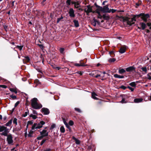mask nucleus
<instances>
[{
  "mask_svg": "<svg viewBox=\"0 0 151 151\" xmlns=\"http://www.w3.org/2000/svg\"><path fill=\"white\" fill-rule=\"evenodd\" d=\"M69 124L70 126H72L73 124V121L70 120L69 122Z\"/></svg>",
  "mask_w": 151,
  "mask_h": 151,
  "instance_id": "nucleus-42",
  "label": "nucleus"
},
{
  "mask_svg": "<svg viewBox=\"0 0 151 151\" xmlns=\"http://www.w3.org/2000/svg\"><path fill=\"white\" fill-rule=\"evenodd\" d=\"M79 7H80V5L78 3L76 2V4H75L74 5V7L76 8H78Z\"/></svg>",
  "mask_w": 151,
  "mask_h": 151,
  "instance_id": "nucleus-29",
  "label": "nucleus"
},
{
  "mask_svg": "<svg viewBox=\"0 0 151 151\" xmlns=\"http://www.w3.org/2000/svg\"><path fill=\"white\" fill-rule=\"evenodd\" d=\"M75 142L78 145L80 143V141L78 139H76V140L75 141Z\"/></svg>",
  "mask_w": 151,
  "mask_h": 151,
  "instance_id": "nucleus-43",
  "label": "nucleus"
},
{
  "mask_svg": "<svg viewBox=\"0 0 151 151\" xmlns=\"http://www.w3.org/2000/svg\"><path fill=\"white\" fill-rule=\"evenodd\" d=\"M71 0H67L66 2V3L67 4L69 5L70 4Z\"/></svg>",
  "mask_w": 151,
  "mask_h": 151,
  "instance_id": "nucleus-37",
  "label": "nucleus"
},
{
  "mask_svg": "<svg viewBox=\"0 0 151 151\" xmlns=\"http://www.w3.org/2000/svg\"><path fill=\"white\" fill-rule=\"evenodd\" d=\"M51 149L50 148H47L46 149L44 150V151H51Z\"/></svg>",
  "mask_w": 151,
  "mask_h": 151,
  "instance_id": "nucleus-58",
  "label": "nucleus"
},
{
  "mask_svg": "<svg viewBox=\"0 0 151 151\" xmlns=\"http://www.w3.org/2000/svg\"><path fill=\"white\" fill-rule=\"evenodd\" d=\"M117 10L116 9H109V13L111 12L112 13H114Z\"/></svg>",
  "mask_w": 151,
  "mask_h": 151,
  "instance_id": "nucleus-27",
  "label": "nucleus"
},
{
  "mask_svg": "<svg viewBox=\"0 0 151 151\" xmlns=\"http://www.w3.org/2000/svg\"><path fill=\"white\" fill-rule=\"evenodd\" d=\"M139 24L140 25L141 29L142 30L145 29L147 27L146 24L144 22H140L139 23Z\"/></svg>",
  "mask_w": 151,
  "mask_h": 151,
  "instance_id": "nucleus-13",
  "label": "nucleus"
},
{
  "mask_svg": "<svg viewBox=\"0 0 151 151\" xmlns=\"http://www.w3.org/2000/svg\"><path fill=\"white\" fill-rule=\"evenodd\" d=\"M101 10L102 11L105 12L109 13V9L108 5H106L104 6L103 8L101 7Z\"/></svg>",
  "mask_w": 151,
  "mask_h": 151,
  "instance_id": "nucleus-10",
  "label": "nucleus"
},
{
  "mask_svg": "<svg viewBox=\"0 0 151 151\" xmlns=\"http://www.w3.org/2000/svg\"><path fill=\"white\" fill-rule=\"evenodd\" d=\"M150 17V15L148 14H142V15L141 17L142 20L145 22H147V19Z\"/></svg>",
  "mask_w": 151,
  "mask_h": 151,
  "instance_id": "nucleus-5",
  "label": "nucleus"
},
{
  "mask_svg": "<svg viewBox=\"0 0 151 151\" xmlns=\"http://www.w3.org/2000/svg\"><path fill=\"white\" fill-rule=\"evenodd\" d=\"M10 90L12 92H14L15 93H17V92L13 88H10Z\"/></svg>",
  "mask_w": 151,
  "mask_h": 151,
  "instance_id": "nucleus-39",
  "label": "nucleus"
},
{
  "mask_svg": "<svg viewBox=\"0 0 151 151\" xmlns=\"http://www.w3.org/2000/svg\"><path fill=\"white\" fill-rule=\"evenodd\" d=\"M142 98H136L134 99V102L135 103H139L142 102Z\"/></svg>",
  "mask_w": 151,
  "mask_h": 151,
  "instance_id": "nucleus-15",
  "label": "nucleus"
},
{
  "mask_svg": "<svg viewBox=\"0 0 151 151\" xmlns=\"http://www.w3.org/2000/svg\"><path fill=\"white\" fill-rule=\"evenodd\" d=\"M92 6H91L90 5H87L86 6L84 9V11L87 15H88L89 13L90 12H92L93 13H95V11H92Z\"/></svg>",
  "mask_w": 151,
  "mask_h": 151,
  "instance_id": "nucleus-4",
  "label": "nucleus"
},
{
  "mask_svg": "<svg viewBox=\"0 0 151 151\" xmlns=\"http://www.w3.org/2000/svg\"><path fill=\"white\" fill-rule=\"evenodd\" d=\"M29 116L30 117H32L34 119H36L37 118V116L36 115H33V114H31Z\"/></svg>",
  "mask_w": 151,
  "mask_h": 151,
  "instance_id": "nucleus-28",
  "label": "nucleus"
},
{
  "mask_svg": "<svg viewBox=\"0 0 151 151\" xmlns=\"http://www.w3.org/2000/svg\"><path fill=\"white\" fill-rule=\"evenodd\" d=\"M126 50V48L124 47H123L121 48L119 50V52L121 53H124Z\"/></svg>",
  "mask_w": 151,
  "mask_h": 151,
  "instance_id": "nucleus-17",
  "label": "nucleus"
},
{
  "mask_svg": "<svg viewBox=\"0 0 151 151\" xmlns=\"http://www.w3.org/2000/svg\"><path fill=\"white\" fill-rule=\"evenodd\" d=\"M116 60V59L114 58H110L109 59V62H114Z\"/></svg>",
  "mask_w": 151,
  "mask_h": 151,
  "instance_id": "nucleus-31",
  "label": "nucleus"
},
{
  "mask_svg": "<svg viewBox=\"0 0 151 151\" xmlns=\"http://www.w3.org/2000/svg\"><path fill=\"white\" fill-rule=\"evenodd\" d=\"M129 84L131 86L133 87H135L136 85L135 82H131Z\"/></svg>",
  "mask_w": 151,
  "mask_h": 151,
  "instance_id": "nucleus-26",
  "label": "nucleus"
},
{
  "mask_svg": "<svg viewBox=\"0 0 151 151\" xmlns=\"http://www.w3.org/2000/svg\"><path fill=\"white\" fill-rule=\"evenodd\" d=\"M26 58L27 59V60L28 61L29 60V58L27 57V56L26 57Z\"/></svg>",
  "mask_w": 151,
  "mask_h": 151,
  "instance_id": "nucleus-64",
  "label": "nucleus"
},
{
  "mask_svg": "<svg viewBox=\"0 0 151 151\" xmlns=\"http://www.w3.org/2000/svg\"><path fill=\"white\" fill-rule=\"evenodd\" d=\"M96 73H98L99 72L101 73V75H102V74L104 75L106 74V73L105 72H101L100 71H95Z\"/></svg>",
  "mask_w": 151,
  "mask_h": 151,
  "instance_id": "nucleus-30",
  "label": "nucleus"
},
{
  "mask_svg": "<svg viewBox=\"0 0 151 151\" xmlns=\"http://www.w3.org/2000/svg\"><path fill=\"white\" fill-rule=\"evenodd\" d=\"M43 137L42 136V135H41V136H40L38 137H37V139L38 140H41L42 139Z\"/></svg>",
  "mask_w": 151,
  "mask_h": 151,
  "instance_id": "nucleus-46",
  "label": "nucleus"
},
{
  "mask_svg": "<svg viewBox=\"0 0 151 151\" xmlns=\"http://www.w3.org/2000/svg\"><path fill=\"white\" fill-rule=\"evenodd\" d=\"M74 109H75V110L76 111H77L79 113L81 112V110L79 109L78 108H75Z\"/></svg>",
  "mask_w": 151,
  "mask_h": 151,
  "instance_id": "nucleus-40",
  "label": "nucleus"
},
{
  "mask_svg": "<svg viewBox=\"0 0 151 151\" xmlns=\"http://www.w3.org/2000/svg\"><path fill=\"white\" fill-rule=\"evenodd\" d=\"M97 22V21L96 20H94V21L92 22V24L93 26H96Z\"/></svg>",
  "mask_w": 151,
  "mask_h": 151,
  "instance_id": "nucleus-33",
  "label": "nucleus"
},
{
  "mask_svg": "<svg viewBox=\"0 0 151 151\" xmlns=\"http://www.w3.org/2000/svg\"><path fill=\"white\" fill-rule=\"evenodd\" d=\"M33 113L34 114H37L36 111L35 110H33Z\"/></svg>",
  "mask_w": 151,
  "mask_h": 151,
  "instance_id": "nucleus-59",
  "label": "nucleus"
},
{
  "mask_svg": "<svg viewBox=\"0 0 151 151\" xmlns=\"http://www.w3.org/2000/svg\"><path fill=\"white\" fill-rule=\"evenodd\" d=\"M78 73L81 75L82 74V73L81 72H78Z\"/></svg>",
  "mask_w": 151,
  "mask_h": 151,
  "instance_id": "nucleus-63",
  "label": "nucleus"
},
{
  "mask_svg": "<svg viewBox=\"0 0 151 151\" xmlns=\"http://www.w3.org/2000/svg\"><path fill=\"white\" fill-rule=\"evenodd\" d=\"M135 69L133 66H130L126 68V70L127 72H131L134 70Z\"/></svg>",
  "mask_w": 151,
  "mask_h": 151,
  "instance_id": "nucleus-12",
  "label": "nucleus"
},
{
  "mask_svg": "<svg viewBox=\"0 0 151 151\" xmlns=\"http://www.w3.org/2000/svg\"><path fill=\"white\" fill-rule=\"evenodd\" d=\"M33 122L32 121H29L27 122V127L29 125H31L33 123Z\"/></svg>",
  "mask_w": 151,
  "mask_h": 151,
  "instance_id": "nucleus-36",
  "label": "nucleus"
},
{
  "mask_svg": "<svg viewBox=\"0 0 151 151\" xmlns=\"http://www.w3.org/2000/svg\"><path fill=\"white\" fill-rule=\"evenodd\" d=\"M141 3H142V1H138V3H136V4L137 6H139L140 4H141Z\"/></svg>",
  "mask_w": 151,
  "mask_h": 151,
  "instance_id": "nucleus-41",
  "label": "nucleus"
},
{
  "mask_svg": "<svg viewBox=\"0 0 151 151\" xmlns=\"http://www.w3.org/2000/svg\"><path fill=\"white\" fill-rule=\"evenodd\" d=\"M12 120L11 119L8 122L6 123L5 124V125L6 126H10L12 123Z\"/></svg>",
  "mask_w": 151,
  "mask_h": 151,
  "instance_id": "nucleus-21",
  "label": "nucleus"
},
{
  "mask_svg": "<svg viewBox=\"0 0 151 151\" xmlns=\"http://www.w3.org/2000/svg\"><path fill=\"white\" fill-rule=\"evenodd\" d=\"M120 88L124 90H125L127 88V87L124 86L122 85L120 87Z\"/></svg>",
  "mask_w": 151,
  "mask_h": 151,
  "instance_id": "nucleus-47",
  "label": "nucleus"
},
{
  "mask_svg": "<svg viewBox=\"0 0 151 151\" xmlns=\"http://www.w3.org/2000/svg\"><path fill=\"white\" fill-rule=\"evenodd\" d=\"M147 24L148 26L150 27L151 25V23H147Z\"/></svg>",
  "mask_w": 151,
  "mask_h": 151,
  "instance_id": "nucleus-62",
  "label": "nucleus"
},
{
  "mask_svg": "<svg viewBox=\"0 0 151 151\" xmlns=\"http://www.w3.org/2000/svg\"><path fill=\"white\" fill-rule=\"evenodd\" d=\"M60 132L61 133H64L65 132V129L63 126H61L60 128Z\"/></svg>",
  "mask_w": 151,
  "mask_h": 151,
  "instance_id": "nucleus-22",
  "label": "nucleus"
},
{
  "mask_svg": "<svg viewBox=\"0 0 151 151\" xmlns=\"http://www.w3.org/2000/svg\"><path fill=\"white\" fill-rule=\"evenodd\" d=\"M17 47L20 50H21L22 49V48L23 47L22 46H19V45H17Z\"/></svg>",
  "mask_w": 151,
  "mask_h": 151,
  "instance_id": "nucleus-44",
  "label": "nucleus"
},
{
  "mask_svg": "<svg viewBox=\"0 0 151 151\" xmlns=\"http://www.w3.org/2000/svg\"><path fill=\"white\" fill-rule=\"evenodd\" d=\"M66 127L68 128L70 130V127L69 126L68 124H67V125H65Z\"/></svg>",
  "mask_w": 151,
  "mask_h": 151,
  "instance_id": "nucleus-60",
  "label": "nucleus"
},
{
  "mask_svg": "<svg viewBox=\"0 0 151 151\" xmlns=\"http://www.w3.org/2000/svg\"><path fill=\"white\" fill-rule=\"evenodd\" d=\"M127 88L130 89L131 91H133L134 90V89L133 88H132L129 86H128L127 87Z\"/></svg>",
  "mask_w": 151,
  "mask_h": 151,
  "instance_id": "nucleus-38",
  "label": "nucleus"
},
{
  "mask_svg": "<svg viewBox=\"0 0 151 151\" xmlns=\"http://www.w3.org/2000/svg\"><path fill=\"white\" fill-rule=\"evenodd\" d=\"M40 133L41 135L43 137L47 136L48 135V132L45 130H43L42 131H40Z\"/></svg>",
  "mask_w": 151,
  "mask_h": 151,
  "instance_id": "nucleus-9",
  "label": "nucleus"
},
{
  "mask_svg": "<svg viewBox=\"0 0 151 151\" xmlns=\"http://www.w3.org/2000/svg\"><path fill=\"white\" fill-rule=\"evenodd\" d=\"M142 13H141V14H139L134 16H135V17H142Z\"/></svg>",
  "mask_w": 151,
  "mask_h": 151,
  "instance_id": "nucleus-56",
  "label": "nucleus"
},
{
  "mask_svg": "<svg viewBox=\"0 0 151 151\" xmlns=\"http://www.w3.org/2000/svg\"><path fill=\"white\" fill-rule=\"evenodd\" d=\"M74 12V10L73 8L69 9L68 13L70 17L73 18L75 17Z\"/></svg>",
  "mask_w": 151,
  "mask_h": 151,
  "instance_id": "nucleus-7",
  "label": "nucleus"
},
{
  "mask_svg": "<svg viewBox=\"0 0 151 151\" xmlns=\"http://www.w3.org/2000/svg\"><path fill=\"white\" fill-rule=\"evenodd\" d=\"M9 132V129L6 127V129H4V131L1 133V134L4 136H7Z\"/></svg>",
  "mask_w": 151,
  "mask_h": 151,
  "instance_id": "nucleus-11",
  "label": "nucleus"
},
{
  "mask_svg": "<svg viewBox=\"0 0 151 151\" xmlns=\"http://www.w3.org/2000/svg\"><path fill=\"white\" fill-rule=\"evenodd\" d=\"M17 119L16 118H14V119L13 121V123L14 124H16V125H17Z\"/></svg>",
  "mask_w": 151,
  "mask_h": 151,
  "instance_id": "nucleus-32",
  "label": "nucleus"
},
{
  "mask_svg": "<svg viewBox=\"0 0 151 151\" xmlns=\"http://www.w3.org/2000/svg\"><path fill=\"white\" fill-rule=\"evenodd\" d=\"M82 60H81L80 61V63H75V65L76 66H85L87 65H85L84 63H82L81 62Z\"/></svg>",
  "mask_w": 151,
  "mask_h": 151,
  "instance_id": "nucleus-14",
  "label": "nucleus"
},
{
  "mask_svg": "<svg viewBox=\"0 0 151 151\" xmlns=\"http://www.w3.org/2000/svg\"><path fill=\"white\" fill-rule=\"evenodd\" d=\"M64 50V49L63 48H61L60 49V51L61 53H63Z\"/></svg>",
  "mask_w": 151,
  "mask_h": 151,
  "instance_id": "nucleus-52",
  "label": "nucleus"
},
{
  "mask_svg": "<svg viewBox=\"0 0 151 151\" xmlns=\"http://www.w3.org/2000/svg\"><path fill=\"white\" fill-rule=\"evenodd\" d=\"M20 102L19 101H17L15 104L14 107H17L19 104Z\"/></svg>",
  "mask_w": 151,
  "mask_h": 151,
  "instance_id": "nucleus-49",
  "label": "nucleus"
},
{
  "mask_svg": "<svg viewBox=\"0 0 151 151\" xmlns=\"http://www.w3.org/2000/svg\"><path fill=\"white\" fill-rule=\"evenodd\" d=\"M10 97L12 99H16L17 98V97L16 96L13 95H11Z\"/></svg>",
  "mask_w": 151,
  "mask_h": 151,
  "instance_id": "nucleus-48",
  "label": "nucleus"
},
{
  "mask_svg": "<svg viewBox=\"0 0 151 151\" xmlns=\"http://www.w3.org/2000/svg\"><path fill=\"white\" fill-rule=\"evenodd\" d=\"M99 77H101V74H97L96 76H94V77L96 78H97Z\"/></svg>",
  "mask_w": 151,
  "mask_h": 151,
  "instance_id": "nucleus-57",
  "label": "nucleus"
},
{
  "mask_svg": "<svg viewBox=\"0 0 151 151\" xmlns=\"http://www.w3.org/2000/svg\"><path fill=\"white\" fill-rule=\"evenodd\" d=\"M66 127L68 128L70 130V127L69 126L68 124H67V125H65Z\"/></svg>",
  "mask_w": 151,
  "mask_h": 151,
  "instance_id": "nucleus-61",
  "label": "nucleus"
},
{
  "mask_svg": "<svg viewBox=\"0 0 151 151\" xmlns=\"http://www.w3.org/2000/svg\"><path fill=\"white\" fill-rule=\"evenodd\" d=\"M150 74H151V73H148L147 75V78L149 80H151V76H150Z\"/></svg>",
  "mask_w": 151,
  "mask_h": 151,
  "instance_id": "nucleus-34",
  "label": "nucleus"
},
{
  "mask_svg": "<svg viewBox=\"0 0 151 151\" xmlns=\"http://www.w3.org/2000/svg\"><path fill=\"white\" fill-rule=\"evenodd\" d=\"M97 95L94 92H92L91 93V97L94 99L98 100V98L96 97Z\"/></svg>",
  "mask_w": 151,
  "mask_h": 151,
  "instance_id": "nucleus-16",
  "label": "nucleus"
},
{
  "mask_svg": "<svg viewBox=\"0 0 151 151\" xmlns=\"http://www.w3.org/2000/svg\"><path fill=\"white\" fill-rule=\"evenodd\" d=\"M41 112L45 115H48L50 113V111L47 108H43L41 109Z\"/></svg>",
  "mask_w": 151,
  "mask_h": 151,
  "instance_id": "nucleus-8",
  "label": "nucleus"
},
{
  "mask_svg": "<svg viewBox=\"0 0 151 151\" xmlns=\"http://www.w3.org/2000/svg\"><path fill=\"white\" fill-rule=\"evenodd\" d=\"M46 140V139H43L41 142L40 145H42L43 144V143L45 142Z\"/></svg>",
  "mask_w": 151,
  "mask_h": 151,
  "instance_id": "nucleus-50",
  "label": "nucleus"
},
{
  "mask_svg": "<svg viewBox=\"0 0 151 151\" xmlns=\"http://www.w3.org/2000/svg\"><path fill=\"white\" fill-rule=\"evenodd\" d=\"M141 69L142 70V71L145 73H147V69L146 67H142L141 68Z\"/></svg>",
  "mask_w": 151,
  "mask_h": 151,
  "instance_id": "nucleus-24",
  "label": "nucleus"
},
{
  "mask_svg": "<svg viewBox=\"0 0 151 151\" xmlns=\"http://www.w3.org/2000/svg\"><path fill=\"white\" fill-rule=\"evenodd\" d=\"M6 129V127H5L4 126H0V132H2L4 131V129Z\"/></svg>",
  "mask_w": 151,
  "mask_h": 151,
  "instance_id": "nucleus-20",
  "label": "nucleus"
},
{
  "mask_svg": "<svg viewBox=\"0 0 151 151\" xmlns=\"http://www.w3.org/2000/svg\"><path fill=\"white\" fill-rule=\"evenodd\" d=\"M104 75L102 74V75H101V79L102 80H104L105 79V78H104Z\"/></svg>",
  "mask_w": 151,
  "mask_h": 151,
  "instance_id": "nucleus-53",
  "label": "nucleus"
},
{
  "mask_svg": "<svg viewBox=\"0 0 151 151\" xmlns=\"http://www.w3.org/2000/svg\"><path fill=\"white\" fill-rule=\"evenodd\" d=\"M63 17H61L60 18H58L57 19V23H58L62 19H63Z\"/></svg>",
  "mask_w": 151,
  "mask_h": 151,
  "instance_id": "nucleus-35",
  "label": "nucleus"
},
{
  "mask_svg": "<svg viewBox=\"0 0 151 151\" xmlns=\"http://www.w3.org/2000/svg\"><path fill=\"white\" fill-rule=\"evenodd\" d=\"M28 113H29V111H28V110L27 109L26 110V112H25L24 114H23L22 115V116L24 117H26V116H27Z\"/></svg>",
  "mask_w": 151,
  "mask_h": 151,
  "instance_id": "nucleus-25",
  "label": "nucleus"
},
{
  "mask_svg": "<svg viewBox=\"0 0 151 151\" xmlns=\"http://www.w3.org/2000/svg\"><path fill=\"white\" fill-rule=\"evenodd\" d=\"M136 20L135 17L134 16L133 18L131 19H129L127 20V24L130 25L134 24Z\"/></svg>",
  "mask_w": 151,
  "mask_h": 151,
  "instance_id": "nucleus-6",
  "label": "nucleus"
},
{
  "mask_svg": "<svg viewBox=\"0 0 151 151\" xmlns=\"http://www.w3.org/2000/svg\"><path fill=\"white\" fill-rule=\"evenodd\" d=\"M0 87L3 88H7V86L5 85H0Z\"/></svg>",
  "mask_w": 151,
  "mask_h": 151,
  "instance_id": "nucleus-51",
  "label": "nucleus"
},
{
  "mask_svg": "<svg viewBox=\"0 0 151 151\" xmlns=\"http://www.w3.org/2000/svg\"><path fill=\"white\" fill-rule=\"evenodd\" d=\"M125 72V70L124 69H122L119 70V72L120 74H122Z\"/></svg>",
  "mask_w": 151,
  "mask_h": 151,
  "instance_id": "nucleus-23",
  "label": "nucleus"
},
{
  "mask_svg": "<svg viewBox=\"0 0 151 151\" xmlns=\"http://www.w3.org/2000/svg\"><path fill=\"white\" fill-rule=\"evenodd\" d=\"M114 76L115 78H124V76L119 75L117 74H114Z\"/></svg>",
  "mask_w": 151,
  "mask_h": 151,
  "instance_id": "nucleus-18",
  "label": "nucleus"
},
{
  "mask_svg": "<svg viewBox=\"0 0 151 151\" xmlns=\"http://www.w3.org/2000/svg\"><path fill=\"white\" fill-rule=\"evenodd\" d=\"M37 100L36 98H34L31 100V105L35 109H39L42 107V105L37 103Z\"/></svg>",
  "mask_w": 151,
  "mask_h": 151,
  "instance_id": "nucleus-1",
  "label": "nucleus"
},
{
  "mask_svg": "<svg viewBox=\"0 0 151 151\" xmlns=\"http://www.w3.org/2000/svg\"><path fill=\"white\" fill-rule=\"evenodd\" d=\"M73 22L75 26L76 27H79V23H78V21L77 20H74Z\"/></svg>",
  "mask_w": 151,
  "mask_h": 151,
  "instance_id": "nucleus-19",
  "label": "nucleus"
},
{
  "mask_svg": "<svg viewBox=\"0 0 151 151\" xmlns=\"http://www.w3.org/2000/svg\"><path fill=\"white\" fill-rule=\"evenodd\" d=\"M63 123H64V124L65 125H67V124H68V123H67L65 119L63 118Z\"/></svg>",
  "mask_w": 151,
  "mask_h": 151,
  "instance_id": "nucleus-55",
  "label": "nucleus"
},
{
  "mask_svg": "<svg viewBox=\"0 0 151 151\" xmlns=\"http://www.w3.org/2000/svg\"><path fill=\"white\" fill-rule=\"evenodd\" d=\"M55 124H53L51 127L50 129H52L55 128Z\"/></svg>",
  "mask_w": 151,
  "mask_h": 151,
  "instance_id": "nucleus-54",
  "label": "nucleus"
},
{
  "mask_svg": "<svg viewBox=\"0 0 151 151\" xmlns=\"http://www.w3.org/2000/svg\"><path fill=\"white\" fill-rule=\"evenodd\" d=\"M120 102L122 103H127V102L125 101L124 99H123Z\"/></svg>",
  "mask_w": 151,
  "mask_h": 151,
  "instance_id": "nucleus-45",
  "label": "nucleus"
},
{
  "mask_svg": "<svg viewBox=\"0 0 151 151\" xmlns=\"http://www.w3.org/2000/svg\"><path fill=\"white\" fill-rule=\"evenodd\" d=\"M45 122L43 121H40L39 123H35L32 126V129L33 130H36L39 129L42 127V126L45 124Z\"/></svg>",
  "mask_w": 151,
  "mask_h": 151,
  "instance_id": "nucleus-2",
  "label": "nucleus"
},
{
  "mask_svg": "<svg viewBox=\"0 0 151 151\" xmlns=\"http://www.w3.org/2000/svg\"><path fill=\"white\" fill-rule=\"evenodd\" d=\"M6 136L7 137L6 138V141L8 144L11 145H13V140L12 134H7V136Z\"/></svg>",
  "mask_w": 151,
  "mask_h": 151,
  "instance_id": "nucleus-3",
  "label": "nucleus"
}]
</instances>
